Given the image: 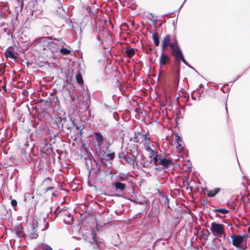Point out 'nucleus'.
<instances>
[{"instance_id": "1", "label": "nucleus", "mask_w": 250, "mask_h": 250, "mask_svg": "<svg viewBox=\"0 0 250 250\" xmlns=\"http://www.w3.org/2000/svg\"><path fill=\"white\" fill-rule=\"evenodd\" d=\"M75 118L72 116H62L60 113L52 120L51 127L59 132H62L65 135H69L72 132V126H73Z\"/></svg>"}, {"instance_id": "2", "label": "nucleus", "mask_w": 250, "mask_h": 250, "mask_svg": "<svg viewBox=\"0 0 250 250\" xmlns=\"http://www.w3.org/2000/svg\"><path fill=\"white\" fill-rule=\"evenodd\" d=\"M248 234L238 235L233 234L230 238L231 239V243L233 246L237 248L240 250H246L247 246V237Z\"/></svg>"}, {"instance_id": "3", "label": "nucleus", "mask_w": 250, "mask_h": 250, "mask_svg": "<svg viewBox=\"0 0 250 250\" xmlns=\"http://www.w3.org/2000/svg\"><path fill=\"white\" fill-rule=\"evenodd\" d=\"M56 2L58 3L57 4L58 9L56 11V14L60 17L62 19L64 20L66 23H72L70 17L67 14V12L65 8L62 6V3L61 0H56Z\"/></svg>"}, {"instance_id": "4", "label": "nucleus", "mask_w": 250, "mask_h": 250, "mask_svg": "<svg viewBox=\"0 0 250 250\" xmlns=\"http://www.w3.org/2000/svg\"><path fill=\"white\" fill-rule=\"evenodd\" d=\"M43 43V46L46 45L53 54L60 51L61 46L53 39L47 38L44 40Z\"/></svg>"}, {"instance_id": "5", "label": "nucleus", "mask_w": 250, "mask_h": 250, "mask_svg": "<svg viewBox=\"0 0 250 250\" xmlns=\"http://www.w3.org/2000/svg\"><path fill=\"white\" fill-rule=\"evenodd\" d=\"M210 230L214 235H220L225 233L224 226L215 222L211 223Z\"/></svg>"}, {"instance_id": "6", "label": "nucleus", "mask_w": 250, "mask_h": 250, "mask_svg": "<svg viewBox=\"0 0 250 250\" xmlns=\"http://www.w3.org/2000/svg\"><path fill=\"white\" fill-rule=\"evenodd\" d=\"M169 47H170L171 49V55L174 58L183 53L182 50L178 44L177 40H175V42H172L170 44H169Z\"/></svg>"}, {"instance_id": "7", "label": "nucleus", "mask_w": 250, "mask_h": 250, "mask_svg": "<svg viewBox=\"0 0 250 250\" xmlns=\"http://www.w3.org/2000/svg\"><path fill=\"white\" fill-rule=\"evenodd\" d=\"M144 140L147 141L149 144L150 138H147L146 134H142L140 132H135L134 133V142L137 143L141 144Z\"/></svg>"}, {"instance_id": "8", "label": "nucleus", "mask_w": 250, "mask_h": 250, "mask_svg": "<svg viewBox=\"0 0 250 250\" xmlns=\"http://www.w3.org/2000/svg\"><path fill=\"white\" fill-rule=\"evenodd\" d=\"M160 68L159 70V76L162 73L163 70L161 68V65H165L170 61V58L167 54H161L159 59Z\"/></svg>"}, {"instance_id": "9", "label": "nucleus", "mask_w": 250, "mask_h": 250, "mask_svg": "<svg viewBox=\"0 0 250 250\" xmlns=\"http://www.w3.org/2000/svg\"><path fill=\"white\" fill-rule=\"evenodd\" d=\"M91 235L92 238V241H89V243L93 246L94 249L99 248L100 242L98 241L99 238L97 237L96 231L92 230L91 232Z\"/></svg>"}, {"instance_id": "10", "label": "nucleus", "mask_w": 250, "mask_h": 250, "mask_svg": "<svg viewBox=\"0 0 250 250\" xmlns=\"http://www.w3.org/2000/svg\"><path fill=\"white\" fill-rule=\"evenodd\" d=\"M12 232L15 233L17 236L19 238H22L24 235L23 228L22 227L21 223L18 224L14 229H13Z\"/></svg>"}, {"instance_id": "11", "label": "nucleus", "mask_w": 250, "mask_h": 250, "mask_svg": "<svg viewBox=\"0 0 250 250\" xmlns=\"http://www.w3.org/2000/svg\"><path fill=\"white\" fill-rule=\"evenodd\" d=\"M159 195L161 197V199L160 200V203L162 204L165 205V207H167L168 208H170L169 206V199L167 197V196L165 195L162 192H161L159 190H158Z\"/></svg>"}, {"instance_id": "12", "label": "nucleus", "mask_w": 250, "mask_h": 250, "mask_svg": "<svg viewBox=\"0 0 250 250\" xmlns=\"http://www.w3.org/2000/svg\"><path fill=\"white\" fill-rule=\"evenodd\" d=\"M159 165L166 168H167L170 166L173 165V162L172 160L167 159L166 157L162 156L161 159L159 161Z\"/></svg>"}, {"instance_id": "13", "label": "nucleus", "mask_w": 250, "mask_h": 250, "mask_svg": "<svg viewBox=\"0 0 250 250\" xmlns=\"http://www.w3.org/2000/svg\"><path fill=\"white\" fill-rule=\"evenodd\" d=\"M92 42L95 44L96 46L99 47H103V44L104 41L99 35L93 36L92 37Z\"/></svg>"}, {"instance_id": "14", "label": "nucleus", "mask_w": 250, "mask_h": 250, "mask_svg": "<svg viewBox=\"0 0 250 250\" xmlns=\"http://www.w3.org/2000/svg\"><path fill=\"white\" fill-rule=\"evenodd\" d=\"M97 143V146L101 147L104 143V137L100 132H95L93 133Z\"/></svg>"}, {"instance_id": "15", "label": "nucleus", "mask_w": 250, "mask_h": 250, "mask_svg": "<svg viewBox=\"0 0 250 250\" xmlns=\"http://www.w3.org/2000/svg\"><path fill=\"white\" fill-rule=\"evenodd\" d=\"M113 188H114L116 190H120L122 192H124L126 188V184L120 182V181H116L112 185Z\"/></svg>"}, {"instance_id": "16", "label": "nucleus", "mask_w": 250, "mask_h": 250, "mask_svg": "<svg viewBox=\"0 0 250 250\" xmlns=\"http://www.w3.org/2000/svg\"><path fill=\"white\" fill-rule=\"evenodd\" d=\"M208 245L211 250H218L220 243L218 241V239L215 237Z\"/></svg>"}, {"instance_id": "17", "label": "nucleus", "mask_w": 250, "mask_h": 250, "mask_svg": "<svg viewBox=\"0 0 250 250\" xmlns=\"http://www.w3.org/2000/svg\"><path fill=\"white\" fill-rule=\"evenodd\" d=\"M99 159L101 162V163L105 166L106 168H111L112 167V161L108 160L107 159L99 156Z\"/></svg>"}, {"instance_id": "18", "label": "nucleus", "mask_w": 250, "mask_h": 250, "mask_svg": "<svg viewBox=\"0 0 250 250\" xmlns=\"http://www.w3.org/2000/svg\"><path fill=\"white\" fill-rule=\"evenodd\" d=\"M13 48L12 46L9 47L5 51L4 54L6 58H10L11 59H16L17 57L15 56L14 53L11 50Z\"/></svg>"}, {"instance_id": "19", "label": "nucleus", "mask_w": 250, "mask_h": 250, "mask_svg": "<svg viewBox=\"0 0 250 250\" xmlns=\"http://www.w3.org/2000/svg\"><path fill=\"white\" fill-rule=\"evenodd\" d=\"M135 160V159H133L131 157L130 158L126 154L124 156L123 159L121 160V163L124 165L126 164H131L132 165H134Z\"/></svg>"}, {"instance_id": "20", "label": "nucleus", "mask_w": 250, "mask_h": 250, "mask_svg": "<svg viewBox=\"0 0 250 250\" xmlns=\"http://www.w3.org/2000/svg\"><path fill=\"white\" fill-rule=\"evenodd\" d=\"M221 188H217L212 190H207V195L209 197H213L220 191Z\"/></svg>"}, {"instance_id": "21", "label": "nucleus", "mask_w": 250, "mask_h": 250, "mask_svg": "<svg viewBox=\"0 0 250 250\" xmlns=\"http://www.w3.org/2000/svg\"><path fill=\"white\" fill-rule=\"evenodd\" d=\"M174 58L179 64H180L181 62H183L186 66H188V64L189 63L185 59V57L184 56L183 53H181V54H180L179 55H178V56Z\"/></svg>"}, {"instance_id": "22", "label": "nucleus", "mask_w": 250, "mask_h": 250, "mask_svg": "<svg viewBox=\"0 0 250 250\" xmlns=\"http://www.w3.org/2000/svg\"><path fill=\"white\" fill-rule=\"evenodd\" d=\"M129 177L128 173H125L122 172H119L117 175V178L119 179L120 181L124 182L126 181Z\"/></svg>"}, {"instance_id": "23", "label": "nucleus", "mask_w": 250, "mask_h": 250, "mask_svg": "<svg viewBox=\"0 0 250 250\" xmlns=\"http://www.w3.org/2000/svg\"><path fill=\"white\" fill-rule=\"evenodd\" d=\"M125 53L128 57L131 58L135 54V49L131 48L130 46H128L125 49Z\"/></svg>"}, {"instance_id": "24", "label": "nucleus", "mask_w": 250, "mask_h": 250, "mask_svg": "<svg viewBox=\"0 0 250 250\" xmlns=\"http://www.w3.org/2000/svg\"><path fill=\"white\" fill-rule=\"evenodd\" d=\"M73 127H75L77 132L80 130H83L84 125L81 123H78L76 119L75 118L74 123H73Z\"/></svg>"}, {"instance_id": "25", "label": "nucleus", "mask_w": 250, "mask_h": 250, "mask_svg": "<svg viewBox=\"0 0 250 250\" xmlns=\"http://www.w3.org/2000/svg\"><path fill=\"white\" fill-rule=\"evenodd\" d=\"M152 39L154 42V43L156 46H158L160 44V37L158 33H154L152 35Z\"/></svg>"}, {"instance_id": "26", "label": "nucleus", "mask_w": 250, "mask_h": 250, "mask_svg": "<svg viewBox=\"0 0 250 250\" xmlns=\"http://www.w3.org/2000/svg\"><path fill=\"white\" fill-rule=\"evenodd\" d=\"M53 40L55 41V42L58 43L61 47H64V46H66L65 43L66 39L64 38H61L59 39L54 38Z\"/></svg>"}, {"instance_id": "27", "label": "nucleus", "mask_w": 250, "mask_h": 250, "mask_svg": "<svg viewBox=\"0 0 250 250\" xmlns=\"http://www.w3.org/2000/svg\"><path fill=\"white\" fill-rule=\"evenodd\" d=\"M171 40V35L169 34H167L166 35L165 38L163 39V40L162 41V43L166 44L167 45H169L171 42H170Z\"/></svg>"}, {"instance_id": "28", "label": "nucleus", "mask_w": 250, "mask_h": 250, "mask_svg": "<svg viewBox=\"0 0 250 250\" xmlns=\"http://www.w3.org/2000/svg\"><path fill=\"white\" fill-rule=\"evenodd\" d=\"M162 155L161 154H158V153H156L154 156L152 157L153 160H154V164L155 166L157 165H159V161L161 159Z\"/></svg>"}, {"instance_id": "29", "label": "nucleus", "mask_w": 250, "mask_h": 250, "mask_svg": "<svg viewBox=\"0 0 250 250\" xmlns=\"http://www.w3.org/2000/svg\"><path fill=\"white\" fill-rule=\"evenodd\" d=\"M0 11H9V7L8 3L0 1Z\"/></svg>"}, {"instance_id": "30", "label": "nucleus", "mask_w": 250, "mask_h": 250, "mask_svg": "<svg viewBox=\"0 0 250 250\" xmlns=\"http://www.w3.org/2000/svg\"><path fill=\"white\" fill-rule=\"evenodd\" d=\"M42 152L44 153L46 155H50L53 152V147L51 146H47L43 148V150H42Z\"/></svg>"}, {"instance_id": "31", "label": "nucleus", "mask_w": 250, "mask_h": 250, "mask_svg": "<svg viewBox=\"0 0 250 250\" xmlns=\"http://www.w3.org/2000/svg\"><path fill=\"white\" fill-rule=\"evenodd\" d=\"M75 78L76 80V82L78 83H79L80 85H82L83 84V81L82 77V75L80 73H78L76 75Z\"/></svg>"}, {"instance_id": "32", "label": "nucleus", "mask_w": 250, "mask_h": 250, "mask_svg": "<svg viewBox=\"0 0 250 250\" xmlns=\"http://www.w3.org/2000/svg\"><path fill=\"white\" fill-rule=\"evenodd\" d=\"M38 222L37 221H35L33 222L32 225V230H31V234L32 233H38L37 232V228H38Z\"/></svg>"}, {"instance_id": "33", "label": "nucleus", "mask_w": 250, "mask_h": 250, "mask_svg": "<svg viewBox=\"0 0 250 250\" xmlns=\"http://www.w3.org/2000/svg\"><path fill=\"white\" fill-rule=\"evenodd\" d=\"M212 211L214 212H219L223 214H226L229 212V210L226 208H216L213 209Z\"/></svg>"}, {"instance_id": "34", "label": "nucleus", "mask_w": 250, "mask_h": 250, "mask_svg": "<svg viewBox=\"0 0 250 250\" xmlns=\"http://www.w3.org/2000/svg\"><path fill=\"white\" fill-rule=\"evenodd\" d=\"M51 106H55L56 105H58L59 104V101L58 100V97L55 96L53 94L52 97H51Z\"/></svg>"}, {"instance_id": "35", "label": "nucleus", "mask_w": 250, "mask_h": 250, "mask_svg": "<svg viewBox=\"0 0 250 250\" xmlns=\"http://www.w3.org/2000/svg\"><path fill=\"white\" fill-rule=\"evenodd\" d=\"M59 52L62 55H66L70 53L71 50L63 47H61Z\"/></svg>"}, {"instance_id": "36", "label": "nucleus", "mask_w": 250, "mask_h": 250, "mask_svg": "<svg viewBox=\"0 0 250 250\" xmlns=\"http://www.w3.org/2000/svg\"><path fill=\"white\" fill-rule=\"evenodd\" d=\"M176 137V140L177 142V147H181L182 146V143L183 142L182 138L180 137V136L176 135L175 136Z\"/></svg>"}, {"instance_id": "37", "label": "nucleus", "mask_w": 250, "mask_h": 250, "mask_svg": "<svg viewBox=\"0 0 250 250\" xmlns=\"http://www.w3.org/2000/svg\"><path fill=\"white\" fill-rule=\"evenodd\" d=\"M40 102L43 103V105L45 106V108H49L51 106V104L47 101L46 100L44 99H41L40 100Z\"/></svg>"}, {"instance_id": "38", "label": "nucleus", "mask_w": 250, "mask_h": 250, "mask_svg": "<svg viewBox=\"0 0 250 250\" xmlns=\"http://www.w3.org/2000/svg\"><path fill=\"white\" fill-rule=\"evenodd\" d=\"M69 99L68 100L70 103H73L75 100V96L73 92L69 91Z\"/></svg>"}, {"instance_id": "39", "label": "nucleus", "mask_w": 250, "mask_h": 250, "mask_svg": "<svg viewBox=\"0 0 250 250\" xmlns=\"http://www.w3.org/2000/svg\"><path fill=\"white\" fill-rule=\"evenodd\" d=\"M83 130H79L77 133H75V138L73 139V140L74 141H76L78 137H80V138H81L82 137H83Z\"/></svg>"}, {"instance_id": "40", "label": "nucleus", "mask_w": 250, "mask_h": 250, "mask_svg": "<svg viewBox=\"0 0 250 250\" xmlns=\"http://www.w3.org/2000/svg\"><path fill=\"white\" fill-rule=\"evenodd\" d=\"M106 157H109L110 161H113L115 157V153L114 152H110L106 154Z\"/></svg>"}, {"instance_id": "41", "label": "nucleus", "mask_w": 250, "mask_h": 250, "mask_svg": "<svg viewBox=\"0 0 250 250\" xmlns=\"http://www.w3.org/2000/svg\"><path fill=\"white\" fill-rule=\"evenodd\" d=\"M146 150L150 152L151 154V156L150 157V158H152V157L154 156L156 153H158L157 152H155L153 149L151 148L149 146H147L146 148Z\"/></svg>"}, {"instance_id": "42", "label": "nucleus", "mask_w": 250, "mask_h": 250, "mask_svg": "<svg viewBox=\"0 0 250 250\" xmlns=\"http://www.w3.org/2000/svg\"><path fill=\"white\" fill-rule=\"evenodd\" d=\"M8 15L6 11H0V19H5Z\"/></svg>"}, {"instance_id": "43", "label": "nucleus", "mask_w": 250, "mask_h": 250, "mask_svg": "<svg viewBox=\"0 0 250 250\" xmlns=\"http://www.w3.org/2000/svg\"><path fill=\"white\" fill-rule=\"evenodd\" d=\"M83 116H85L86 117V118L90 117V112L87 107H85L84 110L83 111Z\"/></svg>"}, {"instance_id": "44", "label": "nucleus", "mask_w": 250, "mask_h": 250, "mask_svg": "<svg viewBox=\"0 0 250 250\" xmlns=\"http://www.w3.org/2000/svg\"><path fill=\"white\" fill-rule=\"evenodd\" d=\"M180 72V69L179 68L177 70L176 75L175 76V83H178L179 82Z\"/></svg>"}, {"instance_id": "45", "label": "nucleus", "mask_w": 250, "mask_h": 250, "mask_svg": "<svg viewBox=\"0 0 250 250\" xmlns=\"http://www.w3.org/2000/svg\"><path fill=\"white\" fill-rule=\"evenodd\" d=\"M162 47H161V54H166L165 51L166 50V48L168 47V46L166 44L162 43Z\"/></svg>"}, {"instance_id": "46", "label": "nucleus", "mask_w": 250, "mask_h": 250, "mask_svg": "<svg viewBox=\"0 0 250 250\" xmlns=\"http://www.w3.org/2000/svg\"><path fill=\"white\" fill-rule=\"evenodd\" d=\"M207 232V233H208L209 231L208 229H203L201 232H200V234L202 236H203V238L205 240H207L208 239V236H207V237H205V233Z\"/></svg>"}, {"instance_id": "47", "label": "nucleus", "mask_w": 250, "mask_h": 250, "mask_svg": "<svg viewBox=\"0 0 250 250\" xmlns=\"http://www.w3.org/2000/svg\"><path fill=\"white\" fill-rule=\"evenodd\" d=\"M142 159H143V158H142ZM151 160H150V161L149 162H145L144 161V160H143V161L141 162V165L144 167H145L147 166H148V165L150 164L151 163Z\"/></svg>"}, {"instance_id": "48", "label": "nucleus", "mask_w": 250, "mask_h": 250, "mask_svg": "<svg viewBox=\"0 0 250 250\" xmlns=\"http://www.w3.org/2000/svg\"><path fill=\"white\" fill-rule=\"evenodd\" d=\"M110 168H106V169L104 170V173L106 175L109 176L112 173V171Z\"/></svg>"}, {"instance_id": "49", "label": "nucleus", "mask_w": 250, "mask_h": 250, "mask_svg": "<svg viewBox=\"0 0 250 250\" xmlns=\"http://www.w3.org/2000/svg\"><path fill=\"white\" fill-rule=\"evenodd\" d=\"M57 132L56 133H55L52 137V139L55 140V141L53 142V143H55L56 138H59V134L60 133H62V132H59V130H57Z\"/></svg>"}, {"instance_id": "50", "label": "nucleus", "mask_w": 250, "mask_h": 250, "mask_svg": "<svg viewBox=\"0 0 250 250\" xmlns=\"http://www.w3.org/2000/svg\"><path fill=\"white\" fill-rule=\"evenodd\" d=\"M113 117L116 121H119L120 117L118 113L117 112H114L113 113Z\"/></svg>"}, {"instance_id": "51", "label": "nucleus", "mask_w": 250, "mask_h": 250, "mask_svg": "<svg viewBox=\"0 0 250 250\" xmlns=\"http://www.w3.org/2000/svg\"><path fill=\"white\" fill-rule=\"evenodd\" d=\"M98 152L101 155V157H106V151L104 150L102 151L101 149V147H99Z\"/></svg>"}, {"instance_id": "52", "label": "nucleus", "mask_w": 250, "mask_h": 250, "mask_svg": "<svg viewBox=\"0 0 250 250\" xmlns=\"http://www.w3.org/2000/svg\"><path fill=\"white\" fill-rule=\"evenodd\" d=\"M11 204L15 208L17 205V201L15 199H12L11 201Z\"/></svg>"}, {"instance_id": "53", "label": "nucleus", "mask_w": 250, "mask_h": 250, "mask_svg": "<svg viewBox=\"0 0 250 250\" xmlns=\"http://www.w3.org/2000/svg\"><path fill=\"white\" fill-rule=\"evenodd\" d=\"M66 215L68 218V220L67 221L68 222H69L73 221V218L70 213L68 212V213Z\"/></svg>"}, {"instance_id": "54", "label": "nucleus", "mask_w": 250, "mask_h": 250, "mask_svg": "<svg viewBox=\"0 0 250 250\" xmlns=\"http://www.w3.org/2000/svg\"><path fill=\"white\" fill-rule=\"evenodd\" d=\"M31 236H30V239H35L38 237V233H30Z\"/></svg>"}, {"instance_id": "55", "label": "nucleus", "mask_w": 250, "mask_h": 250, "mask_svg": "<svg viewBox=\"0 0 250 250\" xmlns=\"http://www.w3.org/2000/svg\"><path fill=\"white\" fill-rule=\"evenodd\" d=\"M53 94L52 93H50L49 95L47 96L45 99L47 101L51 104V97H52Z\"/></svg>"}, {"instance_id": "56", "label": "nucleus", "mask_w": 250, "mask_h": 250, "mask_svg": "<svg viewBox=\"0 0 250 250\" xmlns=\"http://www.w3.org/2000/svg\"><path fill=\"white\" fill-rule=\"evenodd\" d=\"M219 236V241H222V240H225L226 239L225 234H221L220 235H218Z\"/></svg>"}, {"instance_id": "57", "label": "nucleus", "mask_w": 250, "mask_h": 250, "mask_svg": "<svg viewBox=\"0 0 250 250\" xmlns=\"http://www.w3.org/2000/svg\"><path fill=\"white\" fill-rule=\"evenodd\" d=\"M4 31L7 35H10L11 34L9 28H4Z\"/></svg>"}, {"instance_id": "58", "label": "nucleus", "mask_w": 250, "mask_h": 250, "mask_svg": "<svg viewBox=\"0 0 250 250\" xmlns=\"http://www.w3.org/2000/svg\"><path fill=\"white\" fill-rule=\"evenodd\" d=\"M150 20H151V21L152 22V24H153V25L155 28H157V26H156V21H157V19H155L151 18V19H150Z\"/></svg>"}, {"instance_id": "59", "label": "nucleus", "mask_w": 250, "mask_h": 250, "mask_svg": "<svg viewBox=\"0 0 250 250\" xmlns=\"http://www.w3.org/2000/svg\"><path fill=\"white\" fill-rule=\"evenodd\" d=\"M107 146H106V150L107 152H111V150L109 149V147H110V146L111 145V144L110 143V142L109 141H108L107 142Z\"/></svg>"}, {"instance_id": "60", "label": "nucleus", "mask_w": 250, "mask_h": 250, "mask_svg": "<svg viewBox=\"0 0 250 250\" xmlns=\"http://www.w3.org/2000/svg\"><path fill=\"white\" fill-rule=\"evenodd\" d=\"M118 157L119 158L121 159V160H122L124 158V156H125L124 155V153L122 152H120V153H119L118 154Z\"/></svg>"}, {"instance_id": "61", "label": "nucleus", "mask_w": 250, "mask_h": 250, "mask_svg": "<svg viewBox=\"0 0 250 250\" xmlns=\"http://www.w3.org/2000/svg\"><path fill=\"white\" fill-rule=\"evenodd\" d=\"M54 188V187H48L46 188V191H47L48 190H53V189Z\"/></svg>"}, {"instance_id": "62", "label": "nucleus", "mask_w": 250, "mask_h": 250, "mask_svg": "<svg viewBox=\"0 0 250 250\" xmlns=\"http://www.w3.org/2000/svg\"><path fill=\"white\" fill-rule=\"evenodd\" d=\"M173 13H174V12H169V13H167V14H166L164 15L163 16V17H167V16H169V15H170L173 14Z\"/></svg>"}, {"instance_id": "63", "label": "nucleus", "mask_w": 250, "mask_h": 250, "mask_svg": "<svg viewBox=\"0 0 250 250\" xmlns=\"http://www.w3.org/2000/svg\"><path fill=\"white\" fill-rule=\"evenodd\" d=\"M176 23H177V21H173V22H172V25H173L174 26V29H175V28H176Z\"/></svg>"}, {"instance_id": "64", "label": "nucleus", "mask_w": 250, "mask_h": 250, "mask_svg": "<svg viewBox=\"0 0 250 250\" xmlns=\"http://www.w3.org/2000/svg\"><path fill=\"white\" fill-rule=\"evenodd\" d=\"M52 195L55 197H57L58 196V193H57V191H53L52 193Z\"/></svg>"}]
</instances>
